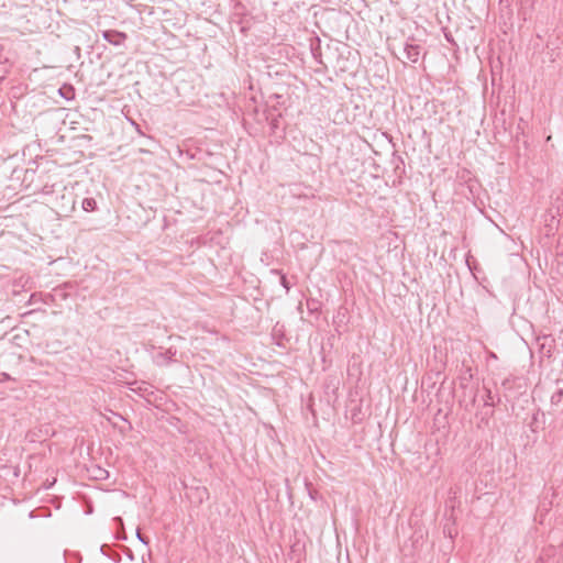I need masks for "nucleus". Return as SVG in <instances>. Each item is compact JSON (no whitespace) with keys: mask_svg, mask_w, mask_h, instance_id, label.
<instances>
[{"mask_svg":"<svg viewBox=\"0 0 563 563\" xmlns=\"http://www.w3.org/2000/svg\"><path fill=\"white\" fill-rule=\"evenodd\" d=\"M81 208L86 212H92L98 209V205L95 198H84L81 201Z\"/></svg>","mask_w":563,"mask_h":563,"instance_id":"8","label":"nucleus"},{"mask_svg":"<svg viewBox=\"0 0 563 563\" xmlns=\"http://www.w3.org/2000/svg\"><path fill=\"white\" fill-rule=\"evenodd\" d=\"M309 496L311 497V499L316 500V498H317V492H316V490H311V489H309Z\"/></svg>","mask_w":563,"mask_h":563,"instance_id":"16","label":"nucleus"},{"mask_svg":"<svg viewBox=\"0 0 563 563\" xmlns=\"http://www.w3.org/2000/svg\"><path fill=\"white\" fill-rule=\"evenodd\" d=\"M271 273H272V274H276V275H278V276H279L280 285L285 288L286 294H288V292H289V290H290V284H289V282H288V279H287L286 275H285V274H283V273H282L280 271H278V269H272V271H271Z\"/></svg>","mask_w":563,"mask_h":563,"instance_id":"9","label":"nucleus"},{"mask_svg":"<svg viewBox=\"0 0 563 563\" xmlns=\"http://www.w3.org/2000/svg\"><path fill=\"white\" fill-rule=\"evenodd\" d=\"M136 537L143 544L148 545L150 540L141 533L140 529L136 531Z\"/></svg>","mask_w":563,"mask_h":563,"instance_id":"13","label":"nucleus"},{"mask_svg":"<svg viewBox=\"0 0 563 563\" xmlns=\"http://www.w3.org/2000/svg\"><path fill=\"white\" fill-rule=\"evenodd\" d=\"M131 124L135 128L136 132H137L140 135L145 136V133L141 130V126H140L136 122H134V121H132V120H131Z\"/></svg>","mask_w":563,"mask_h":563,"instance_id":"15","label":"nucleus"},{"mask_svg":"<svg viewBox=\"0 0 563 563\" xmlns=\"http://www.w3.org/2000/svg\"><path fill=\"white\" fill-rule=\"evenodd\" d=\"M177 354V350L174 347L167 349L165 352H158L153 356V362L157 366H167L173 362L174 356Z\"/></svg>","mask_w":563,"mask_h":563,"instance_id":"3","label":"nucleus"},{"mask_svg":"<svg viewBox=\"0 0 563 563\" xmlns=\"http://www.w3.org/2000/svg\"><path fill=\"white\" fill-rule=\"evenodd\" d=\"M3 78H4V76H3V75H1V76H0V80H2Z\"/></svg>","mask_w":563,"mask_h":563,"instance_id":"18","label":"nucleus"},{"mask_svg":"<svg viewBox=\"0 0 563 563\" xmlns=\"http://www.w3.org/2000/svg\"><path fill=\"white\" fill-rule=\"evenodd\" d=\"M102 37L113 46H121L125 43L128 35L117 30H106L102 32Z\"/></svg>","mask_w":563,"mask_h":563,"instance_id":"2","label":"nucleus"},{"mask_svg":"<svg viewBox=\"0 0 563 563\" xmlns=\"http://www.w3.org/2000/svg\"><path fill=\"white\" fill-rule=\"evenodd\" d=\"M551 407L553 411H563V389L559 388L551 396Z\"/></svg>","mask_w":563,"mask_h":563,"instance_id":"6","label":"nucleus"},{"mask_svg":"<svg viewBox=\"0 0 563 563\" xmlns=\"http://www.w3.org/2000/svg\"><path fill=\"white\" fill-rule=\"evenodd\" d=\"M187 489L186 497L198 506L209 498V492L205 486H190Z\"/></svg>","mask_w":563,"mask_h":563,"instance_id":"1","label":"nucleus"},{"mask_svg":"<svg viewBox=\"0 0 563 563\" xmlns=\"http://www.w3.org/2000/svg\"><path fill=\"white\" fill-rule=\"evenodd\" d=\"M152 386L148 385L147 383H142V386H139L137 388H133L131 387L130 389L132 391H135V393H139L140 395H144V394H148V390Z\"/></svg>","mask_w":563,"mask_h":563,"instance_id":"11","label":"nucleus"},{"mask_svg":"<svg viewBox=\"0 0 563 563\" xmlns=\"http://www.w3.org/2000/svg\"><path fill=\"white\" fill-rule=\"evenodd\" d=\"M406 58L411 63H417L421 54V46L413 43H406L404 46Z\"/></svg>","mask_w":563,"mask_h":563,"instance_id":"4","label":"nucleus"},{"mask_svg":"<svg viewBox=\"0 0 563 563\" xmlns=\"http://www.w3.org/2000/svg\"><path fill=\"white\" fill-rule=\"evenodd\" d=\"M140 153H150V151L145 150V148H140L139 150Z\"/></svg>","mask_w":563,"mask_h":563,"instance_id":"17","label":"nucleus"},{"mask_svg":"<svg viewBox=\"0 0 563 563\" xmlns=\"http://www.w3.org/2000/svg\"><path fill=\"white\" fill-rule=\"evenodd\" d=\"M485 406H495L494 397L489 388H485Z\"/></svg>","mask_w":563,"mask_h":563,"instance_id":"12","label":"nucleus"},{"mask_svg":"<svg viewBox=\"0 0 563 563\" xmlns=\"http://www.w3.org/2000/svg\"><path fill=\"white\" fill-rule=\"evenodd\" d=\"M310 51H311L313 59L318 64L322 65L323 62H322V53H321V41H320L319 37L311 38V41H310Z\"/></svg>","mask_w":563,"mask_h":563,"instance_id":"5","label":"nucleus"},{"mask_svg":"<svg viewBox=\"0 0 563 563\" xmlns=\"http://www.w3.org/2000/svg\"><path fill=\"white\" fill-rule=\"evenodd\" d=\"M11 376L8 374V373H0V383H4V382H8V380H11Z\"/></svg>","mask_w":563,"mask_h":563,"instance_id":"14","label":"nucleus"},{"mask_svg":"<svg viewBox=\"0 0 563 563\" xmlns=\"http://www.w3.org/2000/svg\"><path fill=\"white\" fill-rule=\"evenodd\" d=\"M551 490H552V493H551V497H549L548 495H545V496L543 497V499L540 501L539 510H540V512H542V514H543V512H544V514L549 512V511L551 510L552 506H553V499H554V497L556 496V493H555L553 489H551Z\"/></svg>","mask_w":563,"mask_h":563,"instance_id":"7","label":"nucleus"},{"mask_svg":"<svg viewBox=\"0 0 563 563\" xmlns=\"http://www.w3.org/2000/svg\"><path fill=\"white\" fill-rule=\"evenodd\" d=\"M62 200H66L70 207L68 210H64L65 212L66 211H73L75 209V205H76V199H75V196L73 194H68V195H63L62 196Z\"/></svg>","mask_w":563,"mask_h":563,"instance_id":"10","label":"nucleus"}]
</instances>
